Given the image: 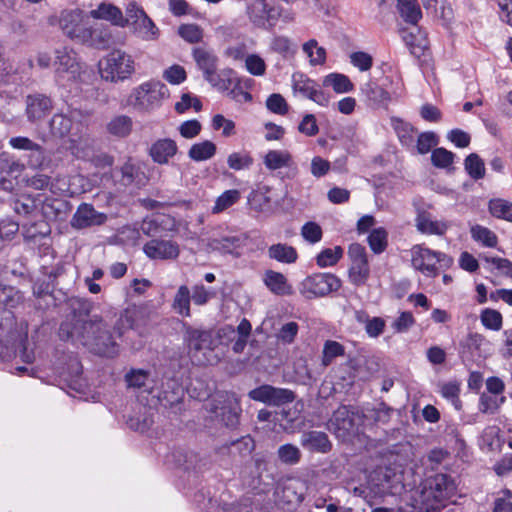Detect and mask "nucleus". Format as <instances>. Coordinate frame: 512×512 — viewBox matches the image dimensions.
<instances>
[{
    "label": "nucleus",
    "mask_w": 512,
    "mask_h": 512,
    "mask_svg": "<svg viewBox=\"0 0 512 512\" xmlns=\"http://www.w3.org/2000/svg\"><path fill=\"white\" fill-rule=\"evenodd\" d=\"M54 66L56 76L68 80H76L83 70V64L77 53L67 47L55 50Z\"/></svg>",
    "instance_id": "obj_15"
},
{
    "label": "nucleus",
    "mask_w": 512,
    "mask_h": 512,
    "mask_svg": "<svg viewBox=\"0 0 512 512\" xmlns=\"http://www.w3.org/2000/svg\"><path fill=\"white\" fill-rule=\"evenodd\" d=\"M368 484L374 496L399 495L405 489L402 472L390 466L378 467L371 472Z\"/></svg>",
    "instance_id": "obj_8"
},
{
    "label": "nucleus",
    "mask_w": 512,
    "mask_h": 512,
    "mask_svg": "<svg viewBox=\"0 0 512 512\" xmlns=\"http://www.w3.org/2000/svg\"><path fill=\"white\" fill-rule=\"evenodd\" d=\"M178 147L174 140L170 138L159 139L154 142L149 150V154L154 162L158 164H167L169 159L177 153Z\"/></svg>",
    "instance_id": "obj_26"
},
{
    "label": "nucleus",
    "mask_w": 512,
    "mask_h": 512,
    "mask_svg": "<svg viewBox=\"0 0 512 512\" xmlns=\"http://www.w3.org/2000/svg\"><path fill=\"white\" fill-rule=\"evenodd\" d=\"M25 170V164L19 160L13 159V157L7 152L0 154V171L7 175L20 174Z\"/></svg>",
    "instance_id": "obj_53"
},
{
    "label": "nucleus",
    "mask_w": 512,
    "mask_h": 512,
    "mask_svg": "<svg viewBox=\"0 0 512 512\" xmlns=\"http://www.w3.org/2000/svg\"><path fill=\"white\" fill-rule=\"evenodd\" d=\"M185 341L189 354L199 365H214L220 361V357L214 353L218 341L211 330L186 326Z\"/></svg>",
    "instance_id": "obj_4"
},
{
    "label": "nucleus",
    "mask_w": 512,
    "mask_h": 512,
    "mask_svg": "<svg viewBox=\"0 0 512 512\" xmlns=\"http://www.w3.org/2000/svg\"><path fill=\"white\" fill-rule=\"evenodd\" d=\"M86 32L88 35H86L85 40H80V43L96 49H105L108 47L111 35L107 30L87 28Z\"/></svg>",
    "instance_id": "obj_41"
},
{
    "label": "nucleus",
    "mask_w": 512,
    "mask_h": 512,
    "mask_svg": "<svg viewBox=\"0 0 512 512\" xmlns=\"http://www.w3.org/2000/svg\"><path fill=\"white\" fill-rule=\"evenodd\" d=\"M303 51L310 59V64L313 66L322 65L326 61V51L323 47L318 46L315 39H311L304 43Z\"/></svg>",
    "instance_id": "obj_51"
},
{
    "label": "nucleus",
    "mask_w": 512,
    "mask_h": 512,
    "mask_svg": "<svg viewBox=\"0 0 512 512\" xmlns=\"http://www.w3.org/2000/svg\"><path fill=\"white\" fill-rule=\"evenodd\" d=\"M368 243L374 253H382L387 246V232L385 229L377 228L372 230L368 236Z\"/></svg>",
    "instance_id": "obj_59"
},
{
    "label": "nucleus",
    "mask_w": 512,
    "mask_h": 512,
    "mask_svg": "<svg viewBox=\"0 0 512 512\" xmlns=\"http://www.w3.org/2000/svg\"><path fill=\"white\" fill-rule=\"evenodd\" d=\"M341 286L340 280L330 273H317L308 276L301 283L300 291L307 298L325 296L337 291Z\"/></svg>",
    "instance_id": "obj_13"
},
{
    "label": "nucleus",
    "mask_w": 512,
    "mask_h": 512,
    "mask_svg": "<svg viewBox=\"0 0 512 512\" xmlns=\"http://www.w3.org/2000/svg\"><path fill=\"white\" fill-rule=\"evenodd\" d=\"M23 300L20 291L13 287H0V310H8V308L17 307ZM12 313V311L9 309Z\"/></svg>",
    "instance_id": "obj_46"
},
{
    "label": "nucleus",
    "mask_w": 512,
    "mask_h": 512,
    "mask_svg": "<svg viewBox=\"0 0 512 512\" xmlns=\"http://www.w3.org/2000/svg\"><path fill=\"white\" fill-rule=\"evenodd\" d=\"M266 8L265 0H253L247 8L250 21L259 28H266Z\"/></svg>",
    "instance_id": "obj_43"
},
{
    "label": "nucleus",
    "mask_w": 512,
    "mask_h": 512,
    "mask_svg": "<svg viewBox=\"0 0 512 512\" xmlns=\"http://www.w3.org/2000/svg\"><path fill=\"white\" fill-rule=\"evenodd\" d=\"M192 56L204 79L220 91H227L233 83V70L224 69L218 72L219 58L214 50L199 46L192 50Z\"/></svg>",
    "instance_id": "obj_3"
},
{
    "label": "nucleus",
    "mask_w": 512,
    "mask_h": 512,
    "mask_svg": "<svg viewBox=\"0 0 512 512\" xmlns=\"http://www.w3.org/2000/svg\"><path fill=\"white\" fill-rule=\"evenodd\" d=\"M441 395L449 400L456 410H461L462 402L459 398L460 385L457 382H447L441 386Z\"/></svg>",
    "instance_id": "obj_60"
},
{
    "label": "nucleus",
    "mask_w": 512,
    "mask_h": 512,
    "mask_svg": "<svg viewBox=\"0 0 512 512\" xmlns=\"http://www.w3.org/2000/svg\"><path fill=\"white\" fill-rule=\"evenodd\" d=\"M465 170L474 180L482 179L485 176V164L476 153L469 154L464 161Z\"/></svg>",
    "instance_id": "obj_47"
},
{
    "label": "nucleus",
    "mask_w": 512,
    "mask_h": 512,
    "mask_svg": "<svg viewBox=\"0 0 512 512\" xmlns=\"http://www.w3.org/2000/svg\"><path fill=\"white\" fill-rule=\"evenodd\" d=\"M264 283L271 292L276 295L290 294V286L287 283L286 277L273 270H268L264 275Z\"/></svg>",
    "instance_id": "obj_38"
},
{
    "label": "nucleus",
    "mask_w": 512,
    "mask_h": 512,
    "mask_svg": "<svg viewBox=\"0 0 512 512\" xmlns=\"http://www.w3.org/2000/svg\"><path fill=\"white\" fill-rule=\"evenodd\" d=\"M124 380L128 388L142 390L150 395L155 393V380L147 370L131 368L126 372Z\"/></svg>",
    "instance_id": "obj_24"
},
{
    "label": "nucleus",
    "mask_w": 512,
    "mask_h": 512,
    "mask_svg": "<svg viewBox=\"0 0 512 512\" xmlns=\"http://www.w3.org/2000/svg\"><path fill=\"white\" fill-rule=\"evenodd\" d=\"M470 232L471 237L475 241L482 243L486 247H496L498 239L496 234L490 229L481 225H474L471 227Z\"/></svg>",
    "instance_id": "obj_48"
},
{
    "label": "nucleus",
    "mask_w": 512,
    "mask_h": 512,
    "mask_svg": "<svg viewBox=\"0 0 512 512\" xmlns=\"http://www.w3.org/2000/svg\"><path fill=\"white\" fill-rule=\"evenodd\" d=\"M443 440L447 446L453 449H462L465 445L464 440L460 437L458 428L455 424L446 425L443 431Z\"/></svg>",
    "instance_id": "obj_62"
},
{
    "label": "nucleus",
    "mask_w": 512,
    "mask_h": 512,
    "mask_svg": "<svg viewBox=\"0 0 512 512\" xmlns=\"http://www.w3.org/2000/svg\"><path fill=\"white\" fill-rule=\"evenodd\" d=\"M368 260L352 263L349 269V279L356 286L364 285L369 277Z\"/></svg>",
    "instance_id": "obj_49"
},
{
    "label": "nucleus",
    "mask_w": 512,
    "mask_h": 512,
    "mask_svg": "<svg viewBox=\"0 0 512 512\" xmlns=\"http://www.w3.org/2000/svg\"><path fill=\"white\" fill-rule=\"evenodd\" d=\"M301 446L316 453L326 454L331 451L332 443L325 432L310 430L302 433L300 437Z\"/></svg>",
    "instance_id": "obj_22"
},
{
    "label": "nucleus",
    "mask_w": 512,
    "mask_h": 512,
    "mask_svg": "<svg viewBox=\"0 0 512 512\" xmlns=\"http://www.w3.org/2000/svg\"><path fill=\"white\" fill-rule=\"evenodd\" d=\"M397 10L403 21L412 25H416L422 18L417 0H397Z\"/></svg>",
    "instance_id": "obj_36"
},
{
    "label": "nucleus",
    "mask_w": 512,
    "mask_h": 512,
    "mask_svg": "<svg viewBox=\"0 0 512 512\" xmlns=\"http://www.w3.org/2000/svg\"><path fill=\"white\" fill-rule=\"evenodd\" d=\"M455 492L456 485L450 476L436 474L422 485L414 498V508L417 512H440Z\"/></svg>",
    "instance_id": "obj_2"
},
{
    "label": "nucleus",
    "mask_w": 512,
    "mask_h": 512,
    "mask_svg": "<svg viewBox=\"0 0 512 512\" xmlns=\"http://www.w3.org/2000/svg\"><path fill=\"white\" fill-rule=\"evenodd\" d=\"M69 306L72 317L59 327V337L65 341L78 343L91 353L112 358L119 352L111 327L100 315H91L92 303L82 298H71Z\"/></svg>",
    "instance_id": "obj_1"
},
{
    "label": "nucleus",
    "mask_w": 512,
    "mask_h": 512,
    "mask_svg": "<svg viewBox=\"0 0 512 512\" xmlns=\"http://www.w3.org/2000/svg\"><path fill=\"white\" fill-rule=\"evenodd\" d=\"M345 353L344 346L337 341L327 340L323 347L322 364L328 366L336 357L343 356Z\"/></svg>",
    "instance_id": "obj_58"
},
{
    "label": "nucleus",
    "mask_w": 512,
    "mask_h": 512,
    "mask_svg": "<svg viewBox=\"0 0 512 512\" xmlns=\"http://www.w3.org/2000/svg\"><path fill=\"white\" fill-rule=\"evenodd\" d=\"M251 208L260 213H271L273 211L272 189L267 185L259 187L249 195Z\"/></svg>",
    "instance_id": "obj_27"
},
{
    "label": "nucleus",
    "mask_w": 512,
    "mask_h": 512,
    "mask_svg": "<svg viewBox=\"0 0 512 512\" xmlns=\"http://www.w3.org/2000/svg\"><path fill=\"white\" fill-rule=\"evenodd\" d=\"M191 291L186 285L179 286L174 295L172 308L175 312L183 317L191 316Z\"/></svg>",
    "instance_id": "obj_37"
},
{
    "label": "nucleus",
    "mask_w": 512,
    "mask_h": 512,
    "mask_svg": "<svg viewBox=\"0 0 512 512\" xmlns=\"http://www.w3.org/2000/svg\"><path fill=\"white\" fill-rule=\"evenodd\" d=\"M178 34L189 43H199L203 38V30L197 24H182L178 28Z\"/></svg>",
    "instance_id": "obj_61"
},
{
    "label": "nucleus",
    "mask_w": 512,
    "mask_h": 512,
    "mask_svg": "<svg viewBox=\"0 0 512 512\" xmlns=\"http://www.w3.org/2000/svg\"><path fill=\"white\" fill-rule=\"evenodd\" d=\"M223 424L228 428H235L239 424L241 407L237 399L227 398L224 404L216 410Z\"/></svg>",
    "instance_id": "obj_30"
},
{
    "label": "nucleus",
    "mask_w": 512,
    "mask_h": 512,
    "mask_svg": "<svg viewBox=\"0 0 512 512\" xmlns=\"http://www.w3.org/2000/svg\"><path fill=\"white\" fill-rule=\"evenodd\" d=\"M246 237L242 235L224 236L221 238L213 239L210 242V247L221 253L231 254L238 257L240 254L237 250L245 245Z\"/></svg>",
    "instance_id": "obj_32"
},
{
    "label": "nucleus",
    "mask_w": 512,
    "mask_h": 512,
    "mask_svg": "<svg viewBox=\"0 0 512 512\" xmlns=\"http://www.w3.org/2000/svg\"><path fill=\"white\" fill-rule=\"evenodd\" d=\"M361 92L365 95L370 105L373 107L387 108L393 98H398L400 94L388 92L384 87L375 83L367 82L361 87Z\"/></svg>",
    "instance_id": "obj_21"
},
{
    "label": "nucleus",
    "mask_w": 512,
    "mask_h": 512,
    "mask_svg": "<svg viewBox=\"0 0 512 512\" xmlns=\"http://www.w3.org/2000/svg\"><path fill=\"white\" fill-rule=\"evenodd\" d=\"M168 97L169 90L164 83L150 80L132 90L127 104L139 112L149 113L159 108Z\"/></svg>",
    "instance_id": "obj_5"
},
{
    "label": "nucleus",
    "mask_w": 512,
    "mask_h": 512,
    "mask_svg": "<svg viewBox=\"0 0 512 512\" xmlns=\"http://www.w3.org/2000/svg\"><path fill=\"white\" fill-rule=\"evenodd\" d=\"M362 422L363 416L356 407L342 405L333 412L327 428L337 439L346 442L357 435Z\"/></svg>",
    "instance_id": "obj_7"
},
{
    "label": "nucleus",
    "mask_w": 512,
    "mask_h": 512,
    "mask_svg": "<svg viewBox=\"0 0 512 512\" xmlns=\"http://www.w3.org/2000/svg\"><path fill=\"white\" fill-rule=\"evenodd\" d=\"M227 164L235 171L248 170L254 164V158L247 151L233 152L228 156Z\"/></svg>",
    "instance_id": "obj_45"
},
{
    "label": "nucleus",
    "mask_w": 512,
    "mask_h": 512,
    "mask_svg": "<svg viewBox=\"0 0 512 512\" xmlns=\"http://www.w3.org/2000/svg\"><path fill=\"white\" fill-rule=\"evenodd\" d=\"M490 213L501 219L512 222V204L502 199H494L489 202Z\"/></svg>",
    "instance_id": "obj_54"
},
{
    "label": "nucleus",
    "mask_w": 512,
    "mask_h": 512,
    "mask_svg": "<svg viewBox=\"0 0 512 512\" xmlns=\"http://www.w3.org/2000/svg\"><path fill=\"white\" fill-rule=\"evenodd\" d=\"M415 222L418 231L423 234L442 236L448 229L447 222L434 220L432 215L425 210L418 211Z\"/></svg>",
    "instance_id": "obj_25"
},
{
    "label": "nucleus",
    "mask_w": 512,
    "mask_h": 512,
    "mask_svg": "<svg viewBox=\"0 0 512 512\" xmlns=\"http://www.w3.org/2000/svg\"><path fill=\"white\" fill-rule=\"evenodd\" d=\"M392 412L393 409L382 402L377 407L367 410L362 416L363 419H372L375 423L386 424L389 422Z\"/></svg>",
    "instance_id": "obj_55"
},
{
    "label": "nucleus",
    "mask_w": 512,
    "mask_h": 512,
    "mask_svg": "<svg viewBox=\"0 0 512 512\" xmlns=\"http://www.w3.org/2000/svg\"><path fill=\"white\" fill-rule=\"evenodd\" d=\"M132 127L133 121L127 115L115 116L106 126L108 133L118 138L127 137L131 133Z\"/></svg>",
    "instance_id": "obj_39"
},
{
    "label": "nucleus",
    "mask_w": 512,
    "mask_h": 512,
    "mask_svg": "<svg viewBox=\"0 0 512 512\" xmlns=\"http://www.w3.org/2000/svg\"><path fill=\"white\" fill-rule=\"evenodd\" d=\"M215 297L216 292L211 288L205 287L203 284H196L192 287L191 298L197 306H204Z\"/></svg>",
    "instance_id": "obj_56"
},
{
    "label": "nucleus",
    "mask_w": 512,
    "mask_h": 512,
    "mask_svg": "<svg viewBox=\"0 0 512 512\" xmlns=\"http://www.w3.org/2000/svg\"><path fill=\"white\" fill-rule=\"evenodd\" d=\"M90 17L109 21L119 27H125L126 21L124 20L122 11L111 3H100L96 9L90 11Z\"/></svg>",
    "instance_id": "obj_28"
},
{
    "label": "nucleus",
    "mask_w": 512,
    "mask_h": 512,
    "mask_svg": "<svg viewBox=\"0 0 512 512\" xmlns=\"http://www.w3.org/2000/svg\"><path fill=\"white\" fill-rule=\"evenodd\" d=\"M323 85L332 86L336 93H347L352 91L354 87L353 83L346 75L339 73H331L325 76Z\"/></svg>",
    "instance_id": "obj_44"
},
{
    "label": "nucleus",
    "mask_w": 512,
    "mask_h": 512,
    "mask_svg": "<svg viewBox=\"0 0 512 512\" xmlns=\"http://www.w3.org/2000/svg\"><path fill=\"white\" fill-rule=\"evenodd\" d=\"M143 251L147 257L154 260L176 259L180 253L176 242L160 239H153L147 242L143 247Z\"/></svg>",
    "instance_id": "obj_19"
},
{
    "label": "nucleus",
    "mask_w": 512,
    "mask_h": 512,
    "mask_svg": "<svg viewBox=\"0 0 512 512\" xmlns=\"http://www.w3.org/2000/svg\"><path fill=\"white\" fill-rule=\"evenodd\" d=\"M343 250L340 246H336L334 249H324L317 256V264L320 267L332 266L338 262V260L342 257Z\"/></svg>",
    "instance_id": "obj_63"
},
{
    "label": "nucleus",
    "mask_w": 512,
    "mask_h": 512,
    "mask_svg": "<svg viewBox=\"0 0 512 512\" xmlns=\"http://www.w3.org/2000/svg\"><path fill=\"white\" fill-rule=\"evenodd\" d=\"M79 116L77 112L70 114L57 113L50 120V131L54 136L64 137L68 135L76 124V118Z\"/></svg>",
    "instance_id": "obj_31"
},
{
    "label": "nucleus",
    "mask_w": 512,
    "mask_h": 512,
    "mask_svg": "<svg viewBox=\"0 0 512 512\" xmlns=\"http://www.w3.org/2000/svg\"><path fill=\"white\" fill-rule=\"evenodd\" d=\"M26 164L32 170H50L54 167L52 153L38 144L33 151L27 154Z\"/></svg>",
    "instance_id": "obj_29"
},
{
    "label": "nucleus",
    "mask_w": 512,
    "mask_h": 512,
    "mask_svg": "<svg viewBox=\"0 0 512 512\" xmlns=\"http://www.w3.org/2000/svg\"><path fill=\"white\" fill-rule=\"evenodd\" d=\"M412 265L428 277H436L439 269H448L453 264L449 255L417 245L412 249Z\"/></svg>",
    "instance_id": "obj_10"
},
{
    "label": "nucleus",
    "mask_w": 512,
    "mask_h": 512,
    "mask_svg": "<svg viewBox=\"0 0 512 512\" xmlns=\"http://www.w3.org/2000/svg\"><path fill=\"white\" fill-rule=\"evenodd\" d=\"M216 145L209 140L193 144L189 151L188 156L191 160L196 162L206 161L211 159L216 154Z\"/></svg>",
    "instance_id": "obj_40"
},
{
    "label": "nucleus",
    "mask_w": 512,
    "mask_h": 512,
    "mask_svg": "<svg viewBox=\"0 0 512 512\" xmlns=\"http://www.w3.org/2000/svg\"><path fill=\"white\" fill-rule=\"evenodd\" d=\"M308 491L307 483L299 478H288L276 489V503L284 510H294L304 500Z\"/></svg>",
    "instance_id": "obj_12"
},
{
    "label": "nucleus",
    "mask_w": 512,
    "mask_h": 512,
    "mask_svg": "<svg viewBox=\"0 0 512 512\" xmlns=\"http://www.w3.org/2000/svg\"><path fill=\"white\" fill-rule=\"evenodd\" d=\"M293 89L303 97L308 98L320 106L329 104V95L312 79L302 73H295L292 77Z\"/></svg>",
    "instance_id": "obj_16"
},
{
    "label": "nucleus",
    "mask_w": 512,
    "mask_h": 512,
    "mask_svg": "<svg viewBox=\"0 0 512 512\" xmlns=\"http://www.w3.org/2000/svg\"><path fill=\"white\" fill-rule=\"evenodd\" d=\"M454 153L445 148H436L432 151L431 161L435 167L446 168L453 163Z\"/></svg>",
    "instance_id": "obj_64"
},
{
    "label": "nucleus",
    "mask_w": 512,
    "mask_h": 512,
    "mask_svg": "<svg viewBox=\"0 0 512 512\" xmlns=\"http://www.w3.org/2000/svg\"><path fill=\"white\" fill-rule=\"evenodd\" d=\"M356 319L360 323L365 324L366 333L373 338L381 335L385 328V321L380 317L369 318V316L363 312H356Z\"/></svg>",
    "instance_id": "obj_42"
},
{
    "label": "nucleus",
    "mask_w": 512,
    "mask_h": 512,
    "mask_svg": "<svg viewBox=\"0 0 512 512\" xmlns=\"http://www.w3.org/2000/svg\"><path fill=\"white\" fill-rule=\"evenodd\" d=\"M107 219V215L96 211L92 204L81 203L73 214L70 224L74 229H84L103 225Z\"/></svg>",
    "instance_id": "obj_18"
},
{
    "label": "nucleus",
    "mask_w": 512,
    "mask_h": 512,
    "mask_svg": "<svg viewBox=\"0 0 512 512\" xmlns=\"http://www.w3.org/2000/svg\"><path fill=\"white\" fill-rule=\"evenodd\" d=\"M411 30L403 29L401 31L402 40L409 48L410 53L415 57H421L424 55L426 49H428L429 41L427 39V33L421 28L414 25Z\"/></svg>",
    "instance_id": "obj_23"
},
{
    "label": "nucleus",
    "mask_w": 512,
    "mask_h": 512,
    "mask_svg": "<svg viewBox=\"0 0 512 512\" xmlns=\"http://www.w3.org/2000/svg\"><path fill=\"white\" fill-rule=\"evenodd\" d=\"M248 397L268 406H281L293 402L296 395L290 389L263 384L249 391Z\"/></svg>",
    "instance_id": "obj_14"
},
{
    "label": "nucleus",
    "mask_w": 512,
    "mask_h": 512,
    "mask_svg": "<svg viewBox=\"0 0 512 512\" xmlns=\"http://www.w3.org/2000/svg\"><path fill=\"white\" fill-rule=\"evenodd\" d=\"M27 335L17 327L15 317L9 310H0V345L5 349L0 353L4 358L16 355L18 349L23 350V360L31 363L33 357L26 353Z\"/></svg>",
    "instance_id": "obj_6"
},
{
    "label": "nucleus",
    "mask_w": 512,
    "mask_h": 512,
    "mask_svg": "<svg viewBox=\"0 0 512 512\" xmlns=\"http://www.w3.org/2000/svg\"><path fill=\"white\" fill-rule=\"evenodd\" d=\"M25 106L27 121L34 124L42 121L51 113L53 101L45 94L34 93L26 96Z\"/></svg>",
    "instance_id": "obj_17"
},
{
    "label": "nucleus",
    "mask_w": 512,
    "mask_h": 512,
    "mask_svg": "<svg viewBox=\"0 0 512 512\" xmlns=\"http://www.w3.org/2000/svg\"><path fill=\"white\" fill-rule=\"evenodd\" d=\"M268 256L270 259L285 264L295 263L298 259V253L293 246L286 243L273 244L268 248Z\"/></svg>",
    "instance_id": "obj_35"
},
{
    "label": "nucleus",
    "mask_w": 512,
    "mask_h": 512,
    "mask_svg": "<svg viewBox=\"0 0 512 512\" xmlns=\"http://www.w3.org/2000/svg\"><path fill=\"white\" fill-rule=\"evenodd\" d=\"M184 397L183 387L179 384L176 379L169 378L166 382L162 383L161 388L157 390L156 394H153V398H156V403L164 408L173 407L179 404Z\"/></svg>",
    "instance_id": "obj_20"
},
{
    "label": "nucleus",
    "mask_w": 512,
    "mask_h": 512,
    "mask_svg": "<svg viewBox=\"0 0 512 512\" xmlns=\"http://www.w3.org/2000/svg\"><path fill=\"white\" fill-rule=\"evenodd\" d=\"M241 197L240 192L237 189H231L224 191L215 201V205L212 208V213L217 214L222 211H225L236 202L239 201Z\"/></svg>",
    "instance_id": "obj_50"
},
{
    "label": "nucleus",
    "mask_w": 512,
    "mask_h": 512,
    "mask_svg": "<svg viewBox=\"0 0 512 512\" xmlns=\"http://www.w3.org/2000/svg\"><path fill=\"white\" fill-rule=\"evenodd\" d=\"M279 460L287 465H295L301 459L300 449L293 444H284L277 451Z\"/></svg>",
    "instance_id": "obj_52"
},
{
    "label": "nucleus",
    "mask_w": 512,
    "mask_h": 512,
    "mask_svg": "<svg viewBox=\"0 0 512 512\" xmlns=\"http://www.w3.org/2000/svg\"><path fill=\"white\" fill-rule=\"evenodd\" d=\"M480 319L487 329L499 331L502 328V315L497 310L490 308L482 310Z\"/></svg>",
    "instance_id": "obj_57"
},
{
    "label": "nucleus",
    "mask_w": 512,
    "mask_h": 512,
    "mask_svg": "<svg viewBox=\"0 0 512 512\" xmlns=\"http://www.w3.org/2000/svg\"><path fill=\"white\" fill-rule=\"evenodd\" d=\"M391 126L403 146L409 149L415 147L414 142L417 130L410 123H407L400 118L392 117Z\"/></svg>",
    "instance_id": "obj_34"
},
{
    "label": "nucleus",
    "mask_w": 512,
    "mask_h": 512,
    "mask_svg": "<svg viewBox=\"0 0 512 512\" xmlns=\"http://www.w3.org/2000/svg\"><path fill=\"white\" fill-rule=\"evenodd\" d=\"M84 12L79 9H64L59 15L51 16L48 23L52 26L58 25L61 31L70 39L85 40L86 27L83 26Z\"/></svg>",
    "instance_id": "obj_11"
},
{
    "label": "nucleus",
    "mask_w": 512,
    "mask_h": 512,
    "mask_svg": "<svg viewBox=\"0 0 512 512\" xmlns=\"http://www.w3.org/2000/svg\"><path fill=\"white\" fill-rule=\"evenodd\" d=\"M99 71L105 81H123L134 73V60L125 51L115 49L99 63Z\"/></svg>",
    "instance_id": "obj_9"
},
{
    "label": "nucleus",
    "mask_w": 512,
    "mask_h": 512,
    "mask_svg": "<svg viewBox=\"0 0 512 512\" xmlns=\"http://www.w3.org/2000/svg\"><path fill=\"white\" fill-rule=\"evenodd\" d=\"M263 163L269 170L290 168L294 165L293 157L287 150H269Z\"/></svg>",
    "instance_id": "obj_33"
}]
</instances>
